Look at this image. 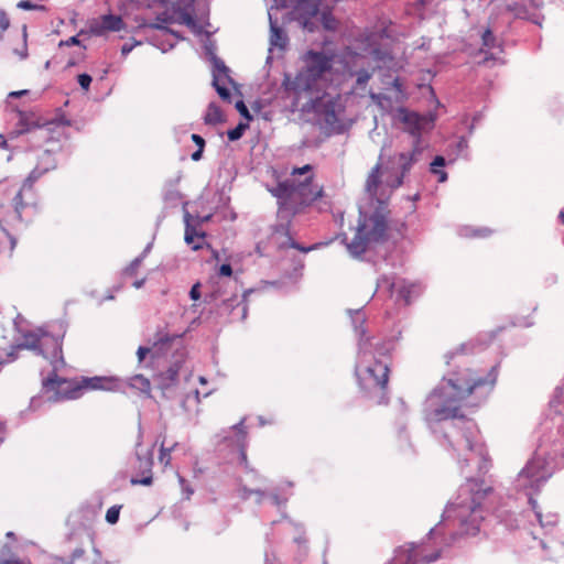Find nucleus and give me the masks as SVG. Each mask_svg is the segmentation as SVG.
I'll list each match as a JSON object with an SVG mask.
<instances>
[{
    "instance_id": "f257e3e1",
    "label": "nucleus",
    "mask_w": 564,
    "mask_h": 564,
    "mask_svg": "<svg viewBox=\"0 0 564 564\" xmlns=\"http://www.w3.org/2000/svg\"><path fill=\"white\" fill-rule=\"evenodd\" d=\"M497 378V365L486 373L463 368L444 377L424 402L426 422L442 423L444 446L466 479L455 500L445 508L441 522L429 532L431 539L441 538L446 546L458 534H477L484 520L482 501L491 488L484 487L479 478L488 473L491 463L477 424L458 412L462 401L471 394L488 397Z\"/></svg>"
},
{
    "instance_id": "f03ea898",
    "label": "nucleus",
    "mask_w": 564,
    "mask_h": 564,
    "mask_svg": "<svg viewBox=\"0 0 564 564\" xmlns=\"http://www.w3.org/2000/svg\"><path fill=\"white\" fill-rule=\"evenodd\" d=\"M422 149L414 144L409 151L390 155L386 161L381 151L377 164L370 170L365 191L379 206L371 215L362 206H359V221L355 237L347 242L344 238L349 254L359 258L372 246L383 242L387 238L388 220L383 205L392 192L403 184V180L419 160Z\"/></svg>"
},
{
    "instance_id": "7ed1b4c3",
    "label": "nucleus",
    "mask_w": 564,
    "mask_h": 564,
    "mask_svg": "<svg viewBox=\"0 0 564 564\" xmlns=\"http://www.w3.org/2000/svg\"><path fill=\"white\" fill-rule=\"evenodd\" d=\"M327 73H285L284 86L294 110L310 116L328 133L346 129L341 97L326 91Z\"/></svg>"
},
{
    "instance_id": "20e7f679",
    "label": "nucleus",
    "mask_w": 564,
    "mask_h": 564,
    "mask_svg": "<svg viewBox=\"0 0 564 564\" xmlns=\"http://www.w3.org/2000/svg\"><path fill=\"white\" fill-rule=\"evenodd\" d=\"M18 347L35 350L44 358L51 359L54 371L43 379V392L48 402L78 399L83 389L116 391L122 387L121 380L115 377L83 378L80 384L59 378L55 371L64 365V360L58 336H51L45 333L41 335L28 334L24 336V341L19 344Z\"/></svg>"
},
{
    "instance_id": "39448f33",
    "label": "nucleus",
    "mask_w": 564,
    "mask_h": 564,
    "mask_svg": "<svg viewBox=\"0 0 564 564\" xmlns=\"http://www.w3.org/2000/svg\"><path fill=\"white\" fill-rule=\"evenodd\" d=\"M355 334L358 338V351L355 375L364 390L384 389L389 380L388 357L392 343L368 336L364 327L365 315L356 310L351 316Z\"/></svg>"
},
{
    "instance_id": "423d86ee",
    "label": "nucleus",
    "mask_w": 564,
    "mask_h": 564,
    "mask_svg": "<svg viewBox=\"0 0 564 564\" xmlns=\"http://www.w3.org/2000/svg\"><path fill=\"white\" fill-rule=\"evenodd\" d=\"M552 474L553 466L547 460L545 454L536 452L514 479V488L518 491H523L525 496H528L529 503L534 511L536 520L541 528L546 531H551L556 525L558 521L557 514L551 512L543 514L532 496L540 490Z\"/></svg>"
},
{
    "instance_id": "0eeeda50",
    "label": "nucleus",
    "mask_w": 564,
    "mask_h": 564,
    "mask_svg": "<svg viewBox=\"0 0 564 564\" xmlns=\"http://www.w3.org/2000/svg\"><path fill=\"white\" fill-rule=\"evenodd\" d=\"M312 171V166L306 164L296 167L292 172V178L280 182L270 189L271 194L281 200L282 204L293 203L300 205H310L322 197L323 188L313 182V176L308 175L303 182H297L296 175H304Z\"/></svg>"
},
{
    "instance_id": "6e6552de",
    "label": "nucleus",
    "mask_w": 564,
    "mask_h": 564,
    "mask_svg": "<svg viewBox=\"0 0 564 564\" xmlns=\"http://www.w3.org/2000/svg\"><path fill=\"white\" fill-rule=\"evenodd\" d=\"M22 97H31L32 100H35L39 97V93L31 91L29 89H21L8 94L7 107L13 111H18L19 113V121L17 123V129L12 132L13 135L17 137L23 133H33L35 138L46 140L56 129L65 128L70 124L69 120H66L65 118H58L43 124L39 123L33 113L21 111L19 106L13 102L14 99Z\"/></svg>"
},
{
    "instance_id": "1a4fd4ad",
    "label": "nucleus",
    "mask_w": 564,
    "mask_h": 564,
    "mask_svg": "<svg viewBox=\"0 0 564 564\" xmlns=\"http://www.w3.org/2000/svg\"><path fill=\"white\" fill-rule=\"evenodd\" d=\"M379 84V93L370 91L371 100L384 112H397L408 99L400 78L394 73H380Z\"/></svg>"
},
{
    "instance_id": "9d476101",
    "label": "nucleus",
    "mask_w": 564,
    "mask_h": 564,
    "mask_svg": "<svg viewBox=\"0 0 564 564\" xmlns=\"http://www.w3.org/2000/svg\"><path fill=\"white\" fill-rule=\"evenodd\" d=\"M377 289L386 291L390 295L397 293V302L410 304L417 299L423 292L425 286L420 281L399 280L394 281L392 276L383 275L377 281Z\"/></svg>"
},
{
    "instance_id": "9b49d317",
    "label": "nucleus",
    "mask_w": 564,
    "mask_h": 564,
    "mask_svg": "<svg viewBox=\"0 0 564 564\" xmlns=\"http://www.w3.org/2000/svg\"><path fill=\"white\" fill-rule=\"evenodd\" d=\"M219 446L220 451L226 447L230 448L237 454L238 460L246 469H249L246 446H247V432L243 427V420L232 425L229 430L224 431L221 435Z\"/></svg>"
},
{
    "instance_id": "f8f14e48",
    "label": "nucleus",
    "mask_w": 564,
    "mask_h": 564,
    "mask_svg": "<svg viewBox=\"0 0 564 564\" xmlns=\"http://www.w3.org/2000/svg\"><path fill=\"white\" fill-rule=\"evenodd\" d=\"M329 0H296L293 7V14L304 29L313 32L317 29L315 20L319 15L325 2ZM333 3H337L339 0H330Z\"/></svg>"
},
{
    "instance_id": "ddd939ff",
    "label": "nucleus",
    "mask_w": 564,
    "mask_h": 564,
    "mask_svg": "<svg viewBox=\"0 0 564 564\" xmlns=\"http://www.w3.org/2000/svg\"><path fill=\"white\" fill-rule=\"evenodd\" d=\"M56 165L55 159L53 158L51 150H45L40 156V161L37 165L31 171L29 176L25 178L22 188L17 193V195L13 198L14 203V209L17 213L18 218H21V212L24 207L23 200H22V192L25 188H31L32 185L46 172L54 169Z\"/></svg>"
},
{
    "instance_id": "4468645a",
    "label": "nucleus",
    "mask_w": 564,
    "mask_h": 564,
    "mask_svg": "<svg viewBox=\"0 0 564 564\" xmlns=\"http://www.w3.org/2000/svg\"><path fill=\"white\" fill-rule=\"evenodd\" d=\"M440 555V551L431 555H423V550L420 545L409 543L395 550L391 564H429L436 561Z\"/></svg>"
},
{
    "instance_id": "2eb2a0df",
    "label": "nucleus",
    "mask_w": 564,
    "mask_h": 564,
    "mask_svg": "<svg viewBox=\"0 0 564 564\" xmlns=\"http://www.w3.org/2000/svg\"><path fill=\"white\" fill-rule=\"evenodd\" d=\"M394 118L405 124V129L415 138L414 144L420 143L421 132L432 124L434 118L420 116L416 112L409 111L404 107L398 108Z\"/></svg>"
},
{
    "instance_id": "dca6fc26",
    "label": "nucleus",
    "mask_w": 564,
    "mask_h": 564,
    "mask_svg": "<svg viewBox=\"0 0 564 564\" xmlns=\"http://www.w3.org/2000/svg\"><path fill=\"white\" fill-rule=\"evenodd\" d=\"M126 26L122 18L115 14H104L99 18L91 19L88 22L89 32L94 35L100 36L108 32H118Z\"/></svg>"
},
{
    "instance_id": "f3484780",
    "label": "nucleus",
    "mask_w": 564,
    "mask_h": 564,
    "mask_svg": "<svg viewBox=\"0 0 564 564\" xmlns=\"http://www.w3.org/2000/svg\"><path fill=\"white\" fill-rule=\"evenodd\" d=\"M364 57L373 63L372 70H391L394 67V58L386 48L371 45Z\"/></svg>"
},
{
    "instance_id": "a211bd4d",
    "label": "nucleus",
    "mask_w": 564,
    "mask_h": 564,
    "mask_svg": "<svg viewBox=\"0 0 564 564\" xmlns=\"http://www.w3.org/2000/svg\"><path fill=\"white\" fill-rule=\"evenodd\" d=\"M184 223H185V235H184L185 242L193 250L200 249L205 241V232L196 229V227L193 225V216L187 210L184 212Z\"/></svg>"
},
{
    "instance_id": "6ab92c4d",
    "label": "nucleus",
    "mask_w": 564,
    "mask_h": 564,
    "mask_svg": "<svg viewBox=\"0 0 564 564\" xmlns=\"http://www.w3.org/2000/svg\"><path fill=\"white\" fill-rule=\"evenodd\" d=\"M213 86L215 87L219 97L231 102L232 90H237V86L234 80L229 77V73H213Z\"/></svg>"
},
{
    "instance_id": "aec40b11",
    "label": "nucleus",
    "mask_w": 564,
    "mask_h": 564,
    "mask_svg": "<svg viewBox=\"0 0 564 564\" xmlns=\"http://www.w3.org/2000/svg\"><path fill=\"white\" fill-rule=\"evenodd\" d=\"M303 61L306 64V70H332V58L324 52L308 51L304 54Z\"/></svg>"
},
{
    "instance_id": "412c9836",
    "label": "nucleus",
    "mask_w": 564,
    "mask_h": 564,
    "mask_svg": "<svg viewBox=\"0 0 564 564\" xmlns=\"http://www.w3.org/2000/svg\"><path fill=\"white\" fill-rule=\"evenodd\" d=\"M288 45V34L275 23L270 21V53H273L275 50H278L280 53H283L286 50Z\"/></svg>"
},
{
    "instance_id": "4be33fe9",
    "label": "nucleus",
    "mask_w": 564,
    "mask_h": 564,
    "mask_svg": "<svg viewBox=\"0 0 564 564\" xmlns=\"http://www.w3.org/2000/svg\"><path fill=\"white\" fill-rule=\"evenodd\" d=\"M336 3H333L330 0L325 2L323 10L315 20L316 24L321 23L323 28L327 31H335L337 29L338 22L335 17L332 14V10Z\"/></svg>"
},
{
    "instance_id": "5701e85b",
    "label": "nucleus",
    "mask_w": 564,
    "mask_h": 564,
    "mask_svg": "<svg viewBox=\"0 0 564 564\" xmlns=\"http://www.w3.org/2000/svg\"><path fill=\"white\" fill-rule=\"evenodd\" d=\"M171 341V337L164 336L161 337L158 341H155L151 348L140 346L137 351L139 362H142L148 354H151L153 358L159 357L162 350L165 348V346L170 345Z\"/></svg>"
},
{
    "instance_id": "b1692460",
    "label": "nucleus",
    "mask_w": 564,
    "mask_h": 564,
    "mask_svg": "<svg viewBox=\"0 0 564 564\" xmlns=\"http://www.w3.org/2000/svg\"><path fill=\"white\" fill-rule=\"evenodd\" d=\"M251 290H248L243 293V297L240 300L237 295H234L232 297L226 300L223 303V310L225 312L231 313L234 308L237 306H241L239 319L243 321L247 317V304H246V297L249 293H251Z\"/></svg>"
},
{
    "instance_id": "393cba45",
    "label": "nucleus",
    "mask_w": 564,
    "mask_h": 564,
    "mask_svg": "<svg viewBox=\"0 0 564 564\" xmlns=\"http://www.w3.org/2000/svg\"><path fill=\"white\" fill-rule=\"evenodd\" d=\"M180 367L181 360H176V362L173 366H171L165 372L160 375L161 389H169L170 387L176 383Z\"/></svg>"
},
{
    "instance_id": "a878e982",
    "label": "nucleus",
    "mask_w": 564,
    "mask_h": 564,
    "mask_svg": "<svg viewBox=\"0 0 564 564\" xmlns=\"http://www.w3.org/2000/svg\"><path fill=\"white\" fill-rule=\"evenodd\" d=\"M26 39H28L26 25L24 24L18 34L17 44H11V50H12L13 54H15L18 56L19 59H24L28 57Z\"/></svg>"
},
{
    "instance_id": "bb28decb",
    "label": "nucleus",
    "mask_w": 564,
    "mask_h": 564,
    "mask_svg": "<svg viewBox=\"0 0 564 564\" xmlns=\"http://www.w3.org/2000/svg\"><path fill=\"white\" fill-rule=\"evenodd\" d=\"M141 438H142V434H141V431H140L139 432L138 442H137V448L141 445ZM137 458H138V462H139V468L141 470H143V473H150L151 469H152V465H153V451H152V448L148 449L143 455H141L137 451Z\"/></svg>"
},
{
    "instance_id": "cd10ccee",
    "label": "nucleus",
    "mask_w": 564,
    "mask_h": 564,
    "mask_svg": "<svg viewBox=\"0 0 564 564\" xmlns=\"http://www.w3.org/2000/svg\"><path fill=\"white\" fill-rule=\"evenodd\" d=\"M128 386L132 389H137L140 392L150 395L151 391V383L150 380L142 375H135L131 378H129Z\"/></svg>"
},
{
    "instance_id": "c85d7f7f",
    "label": "nucleus",
    "mask_w": 564,
    "mask_h": 564,
    "mask_svg": "<svg viewBox=\"0 0 564 564\" xmlns=\"http://www.w3.org/2000/svg\"><path fill=\"white\" fill-rule=\"evenodd\" d=\"M541 545L544 550L551 549L549 556L551 558L560 557L564 554V543L551 539L550 541H541Z\"/></svg>"
},
{
    "instance_id": "c756f323",
    "label": "nucleus",
    "mask_w": 564,
    "mask_h": 564,
    "mask_svg": "<svg viewBox=\"0 0 564 564\" xmlns=\"http://www.w3.org/2000/svg\"><path fill=\"white\" fill-rule=\"evenodd\" d=\"M238 495L241 499H249L251 495H256V502L261 503L267 496L265 491L261 488L249 489L247 486H240Z\"/></svg>"
},
{
    "instance_id": "7c9ffc66",
    "label": "nucleus",
    "mask_w": 564,
    "mask_h": 564,
    "mask_svg": "<svg viewBox=\"0 0 564 564\" xmlns=\"http://www.w3.org/2000/svg\"><path fill=\"white\" fill-rule=\"evenodd\" d=\"M445 165V159L441 155L435 156L433 162L431 163V172L438 177L440 183H444L447 180V173L440 169Z\"/></svg>"
},
{
    "instance_id": "2f4dec72",
    "label": "nucleus",
    "mask_w": 564,
    "mask_h": 564,
    "mask_svg": "<svg viewBox=\"0 0 564 564\" xmlns=\"http://www.w3.org/2000/svg\"><path fill=\"white\" fill-rule=\"evenodd\" d=\"M223 120V115H221V111L219 110L218 107H216L215 105L210 104L209 107H208V111L205 116V121L206 123H212V124H215V123H218Z\"/></svg>"
},
{
    "instance_id": "473e14b6",
    "label": "nucleus",
    "mask_w": 564,
    "mask_h": 564,
    "mask_svg": "<svg viewBox=\"0 0 564 564\" xmlns=\"http://www.w3.org/2000/svg\"><path fill=\"white\" fill-rule=\"evenodd\" d=\"M248 128V123L240 122L234 129L228 130L227 137L230 141L239 140L246 129Z\"/></svg>"
},
{
    "instance_id": "72a5a7b5",
    "label": "nucleus",
    "mask_w": 564,
    "mask_h": 564,
    "mask_svg": "<svg viewBox=\"0 0 564 564\" xmlns=\"http://www.w3.org/2000/svg\"><path fill=\"white\" fill-rule=\"evenodd\" d=\"M482 67H500L505 65V61L501 57H484L482 62L479 63Z\"/></svg>"
},
{
    "instance_id": "f704fd0d",
    "label": "nucleus",
    "mask_w": 564,
    "mask_h": 564,
    "mask_svg": "<svg viewBox=\"0 0 564 564\" xmlns=\"http://www.w3.org/2000/svg\"><path fill=\"white\" fill-rule=\"evenodd\" d=\"M143 262V256H139L131 261V263L124 269L126 275H134Z\"/></svg>"
},
{
    "instance_id": "c9c22d12",
    "label": "nucleus",
    "mask_w": 564,
    "mask_h": 564,
    "mask_svg": "<svg viewBox=\"0 0 564 564\" xmlns=\"http://www.w3.org/2000/svg\"><path fill=\"white\" fill-rule=\"evenodd\" d=\"M119 513H120V507H118V506L110 507L106 512L107 522L110 524L117 523L118 519H119Z\"/></svg>"
},
{
    "instance_id": "e433bc0d",
    "label": "nucleus",
    "mask_w": 564,
    "mask_h": 564,
    "mask_svg": "<svg viewBox=\"0 0 564 564\" xmlns=\"http://www.w3.org/2000/svg\"><path fill=\"white\" fill-rule=\"evenodd\" d=\"M177 480H178V484L181 486L183 494L185 495V498L189 499L191 496L194 494L193 488L189 486V484L186 481V479L183 476H181L180 474H177Z\"/></svg>"
},
{
    "instance_id": "4c0bfd02",
    "label": "nucleus",
    "mask_w": 564,
    "mask_h": 564,
    "mask_svg": "<svg viewBox=\"0 0 564 564\" xmlns=\"http://www.w3.org/2000/svg\"><path fill=\"white\" fill-rule=\"evenodd\" d=\"M159 462L165 467L171 464V449H167L164 444H162L160 448Z\"/></svg>"
},
{
    "instance_id": "58836bf2",
    "label": "nucleus",
    "mask_w": 564,
    "mask_h": 564,
    "mask_svg": "<svg viewBox=\"0 0 564 564\" xmlns=\"http://www.w3.org/2000/svg\"><path fill=\"white\" fill-rule=\"evenodd\" d=\"M149 26L159 30L160 32H162V35L173 36L175 39V41L180 40V36L176 32L170 30L169 28H166L162 24L153 23V24H150Z\"/></svg>"
},
{
    "instance_id": "ea45409f",
    "label": "nucleus",
    "mask_w": 564,
    "mask_h": 564,
    "mask_svg": "<svg viewBox=\"0 0 564 564\" xmlns=\"http://www.w3.org/2000/svg\"><path fill=\"white\" fill-rule=\"evenodd\" d=\"M482 44L486 47H492L495 45V35L490 29H486L481 35Z\"/></svg>"
},
{
    "instance_id": "a19ab883",
    "label": "nucleus",
    "mask_w": 564,
    "mask_h": 564,
    "mask_svg": "<svg viewBox=\"0 0 564 564\" xmlns=\"http://www.w3.org/2000/svg\"><path fill=\"white\" fill-rule=\"evenodd\" d=\"M10 26V19L6 11L0 10V33L2 34Z\"/></svg>"
},
{
    "instance_id": "79ce46f5",
    "label": "nucleus",
    "mask_w": 564,
    "mask_h": 564,
    "mask_svg": "<svg viewBox=\"0 0 564 564\" xmlns=\"http://www.w3.org/2000/svg\"><path fill=\"white\" fill-rule=\"evenodd\" d=\"M91 83V77L89 76L88 73H80L79 76H78V84L80 85V87L85 90H87L89 88V85Z\"/></svg>"
},
{
    "instance_id": "37998d69",
    "label": "nucleus",
    "mask_w": 564,
    "mask_h": 564,
    "mask_svg": "<svg viewBox=\"0 0 564 564\" xmlns=\"http://www.w3.org/2000/svg\"><path fill=\"white\" fill-rule=\"evenodd\" d=\"M180 22L185 24V25H187V26H189V28H194L195 26V19L193 18L192 14L186 13V12H184V13H182L180 15Z\"/></svg>"
},
{
    "instance_id": "c03bdc74",
    "label": "nucleus",
    "mask_w": 564,
    "mask_h": 564,
    "mask_svg": "<svg viewBox=\"0 0 564 564\" xmlns=\"http://www.w3.org/2000/svg\"><path fill=\"white\" fill-rule=\"evenodd\" d=\"M236 108L241 116H243L248 120H251L252 117L250 116V112L242 100L236 102Z\"/></svg>"
},
{
    "instance_id": "a18cd8bd",
    "label": "nucleus",
    "mask_w": 564,
    "mask_h": 564,
    "mask_svg": "<svg viewBox=\"0 0 564 564\" xmlns=\"http://www.w3.org/2000/svg\"><path fill=\"white\" fill-rule=\"evenodd\" d=\"M147 476L141 478V479H131V484L133 485H143V486H149L152 484V474L151 471L150 473H145Z\"/></svg>"
},
{
    "instance_id": "49530a36",
    "label": "nucleus",
    "mask_w": 564,
    "mask_h": 564,
    "mask_svg": "<svg viewBox=\"0 0 564 564\" xmlns=\"http://www.w3.org/2000/svg\"><path fill=\"white\" fill-rule=\"evenodd\" d=\"M319 245H312L310 247H302L300 246L299 243H296L295 241H293L291 238H290V247L291 248H294V249H297L302 252H308V251H312V250H315Z\"/></svg>"
},
{
    "instance_id": "de8ad7c7",
    "label": "nucleus",
    "mask_w": 564,
    "mask_h": 564,
    "mask_svg": "<svg viewBox=\"0 0 564 564\" xmlns=\"http://www.w3.org/2000/svg\"><path fill=\"white\" fill-rule=\"evenodd\" d=\"M270 499L272 501L273 505H275L276 507H281V506H284L288 498H281L278 494L275 492H272L270 494Z\"/></svg>"
},
{
    "instance_id": "09e8293b",
    "label": "nucleus",
    "mask_w": 564,
    "mask_h": 564,
    "mask_svg": "<svg viewBox=\"0 0 564 564\" xmlns=\"http://www.w3.org/2000/svg\"><path fill=\"white\" fill-rule=\"evenodd\" d=\"M218 274L221 276H230L232 274L231 265L224 263L219 267Z\"/></svg>"
},
{
    "instance_id": "8fccbe9b",
    "label": "nucleus",
    "mask_w": 564,
    "mask_h": 564,
    "mask_svg": "<svg viewBox=\"0 0 564 564\" xmlns=\"http://www.w3.org/2000/svg\"><path fill=\"white\" fill-rule=\"evenodd\" d=\"M199 288H200V284L199 283H195L191 291H189V297L193 300V301H197L199 297H200V291H199Z\"/></svg>"
},
{
    "instance_id": "3c124183",
    "label": "nucleus",
    "mask_w": 564,
    "mask_h": 564,
    "mask_svg": "<svg viewBox=\"0 0 564 564\" xmlns=\"http://www.w3.org/2000/svg\"><path fill=\"white\" fill-rule=\"evenodd\" d=\"M18 8L20 9H23V10H34L36 8H39L36 4H33L31 1L29 0H21L19 3H18Z\"/></svg>"
},
{
    "instance_id": "603ef678",
    "label": "nucleus",
    "mask_w": 564,
    "mask_h": 564,
    "mask_svg": "<svg viewBox=\"0 0 564 564\" xmlns=\"http://www.w3.org/2000/svg\"><path fill=\"white\" fill-rule=\"evenodd\" d=\"M212 218V215H206V216H196V217H193V225L196 227V226H200L203 225L204 223H207L209 219Z\"/></svg>"
},
{
    "instance_id": "864d4df0",
    "label": "nucleus",
    "mask_w": 564,
    "mask_h": 564,
    "mask_svg": "<svg viewBox=\"0 0 564 564\" xmlns=\"http://www.w3.org/2000/svg\"><path fill=\"white\" fill-rule=\"evenodd\" d=\"M191 139L197 145V149H204L205 140L200 135L194 133Z\"/></svg>"
},
{
    "instance_id": "5fc2aeb1",
    "label": "nucleus",
    "mask_w": 564,
    "mask_h": 564,
    "mask_svg": "<svg viewBox=\"0 0 564 564\" xmlns=\"http://www.w3.org/2000/svg\"><path fill=\"white\" fill-rule=\"evenodd\" d=\"M214 70L223 72V70H229V69L227 68V66L225 65V63L223 61L214 58Z\"/></svg>"
},
{
    "instance_id": "6e6d98bb",
    "label": "nucleus",
    "mask_w": 564,
    "mask_h": 564,
    "mask_svg": "<svg viewBox=\"0 0 564 564\" xmlns=\"http://www.w3.org/2000/svg\"><path fill=\"white\" fill-rule=\"evenodd\" d=\"M457 148L459 152L465 151L468 148V140L462 137L457 142Z\"/></svg>"
},
{
    "instance_id": "4d7b16f0",
    "label": "nucleus",
    "mask_w": 564,
    "mask_h": 564,
    "mask_svg": "<svg viewBox=\"0 0 564 564\" xmlns=\"http://www.w3.org/2000/svg\"><path fill=\"white\" fill-rule=\"evenodd\" d=\"M0 564H31V563L23 562V561L17 560V558H9V560L0 561Z\"/></svg>"
},
{
    "instance_id": "13d9d810",
    "label": "nucleus",
    "mask_w": 564,
    "mask_h": 564,
    "mask_svg": "<svg viewBox=\"0 0 564 564\" xmlns=\"http://www.w3.org/2000/svg\"><path fill=\"white\" fill-rule=\"evenodd\" d=\"M204 149H197L195 152L192 153L191 158L193 161H199L202 159Z\"/></svg>"
},
{
    "instance_id": "bf43d9fd",
    "label": "nucleus",
    "mask_w": 564,
    "mask_h": 564,
    "mask_svg": "<svg viewBox=\"0 0 564 564\" xmlns=\"http://www.w3.org/2000/svg\"><path fill=\"white\" fill-rule=\"evenodd\" d=\"M84 555V550L83 549H76L74 550V552L72 553V561H76L77 558L82 557Z\"/></svg>"
},
{
    "instance_id": "052dcab7",
    "label": "nucleus",
    "mask_w": 564,
    "mask_h": 564,
    "mask_svg": "<svg viewBox=\"0 0 564 564\" xmlns=\"http://www.w3.org/2000/svg\"><path fill=\"white\" fill-rule=\"evenodd\" d=\"M490 234V230L487 228L478 229L473 235L478 237H486Z\"/></svg>"
},
{
    "instance_id": "680f3d73",
    "label": "nucleus",
    "mask_w": 564,
    "mask_h": 564,
    "mask_svg": "<svg viewBox=\"0 0 564 564\" xmlns=\"http://www.w3.org/2000/svg\"><path fill=\"white\" fill-rule=\"evenodd\" d=\"M144 283H145V279H140V280H137V281L133 282V286L135 289H140V288H142L144 285Z\"/></svg>"
},
{
    "instance_id": "e2e57ef3",
    "label": "nucleus",
    "mask_w": 564,
    "mask_h": 564,
    "mask_svg": "<svg viewBox=\"0 0 564 564\" xmlns=\"http://www.w3.org/2000/svg\"><path fill=\"white\" fill-rule=\"evenodd\" d=\"M151 248H152V242L147 245V247L144 248L143 252L140 256H143V259H144L147 257V254L150 252Z\"/></svg>"
},
{
    "instance_id": "0e129e2a",
    "label": "nucleus",
    "mask_w": 564,
    "mask_h": 564,
    "mask_svg": "<svg viewBox=\"0 0 564 564\" xmlns=\"http://www.w3.org/2000/svg\"><path fill=\"white\" fill-rule=\"evenodd\" d=\"M37 402H39V399H37V398H33V399L31 400L30 408H31L32 410H35V409L37 408Z\"/></svg>"
},
{
    "instance_id": "69168bd1",
    "label": "nucleus",
    "mask_w": 564,
    "mask_h": 564,
    "mask_svg": "<svg viewBox=\"0 0 564 564\" xmlns=\"http://www.w3.org/2000/svg\"><path fill=\"white\" fill-rule=\"evenodd\" d=\"M7 147V140L4 139L3 134H0V148Z\"/></svg>"
},
{
    "instance_id": "338daca9",
    "label": "nucleus",
    "mask_w": 564,
    "mask_h": 564,
    "mask_svg": "<svg viewBox=\"0 0 564 564\" xmlns=\"http://www.w3.org/2000/svg\"><path fill=\"white\" fill-rule=\"evenodd\" d=\"M294 542H295V543H297V544L300 545V544L304 543V542H305V540H304L301 535H299V536H295V538H294Z\"/></svg>"
},
{
    "instance_id": "774afa93",
    "label": "nucleus",
    "mask_w": 564,
    "mask_h": 564,
    "mask_svg": "<svg viewBox=\"0 0 564 564\" xmlns=\"http://www.w3.org/2000/svg\"><path fill=\"white\" fill-rule=\"evenodd\" d=\"M369 73H364V76L359 77L358 78V82H366L369 79Z\"/></svg>"
}]
</instances>
